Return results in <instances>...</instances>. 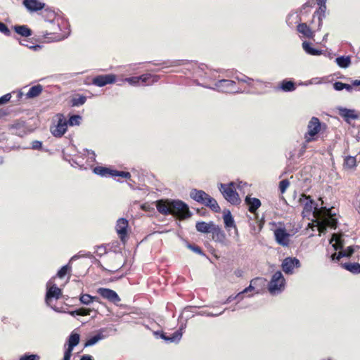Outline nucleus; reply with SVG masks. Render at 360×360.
Here are the masks:
<instances>
[{"label": "nucleus", "mask_w": 360, "mask_h": 360, "mask_svg": "<svg viewBox=\"0 0 360 360\" xmlns=\"http://www.w3.org/2000/svg\"><path fill=\"white\" fill-rule=\"evenodd\" d=\"M86 101V98L84 96H79L72 98V104L73 106H79L84 104Z\"/></svg>", "instance_id": "41"}, {"label": "nucleus", "mask_w": 360, "mask_h": 360, "mask_svg": "<svg viewBox=\"0 0 360 360\" xmlns=\"http://www.w3.org/2000/svg\"><path fill=\"white\" fill-rule=\"evenodd\" d=\"M79 311H80V314L81 316H87V315H89L91 311H92L94 308H85V307H81V308H79Z\"/></svg>", "instance_id": "51"}, {"label": "nucleus", "mask_w": 360, "mask_h": 360, "mask_svg": "<svg viewBox=\"0 0 360 360\" xmlns=\"http://www.w3.org/2000/svg\"><path fill=\"white\" fill-rule=\"evenodd\" d=\"M0 32L6 36H10L11 32L8 27L4 23L0 22Z\"/></svg>", "instance_id": "47"}, {"label": "nucleus", "mask_w": 360, "mask_h": 360, "mask_svg": "<svg viewBox=\"0 0 360 360\" xmlns=\"http://www.w3.org/2000/svg\"><path fill=\"white\" fill-rule=\"evenodd\" d=\"M235 78L238 82L247 83L248 84H250V82L252 81V78L248 77V76H245V75H243L242 77L236 76V77H235Z\"/></svg>", "instance_id": "48"}, {"label": "nucleus", "mask_w": 360, "mask_h": 360, "mask_svg": "<svg viewBox=\"0 0 360 360\" xmlns=\"http://www.w3.org/2000/svg\"><path fill=\"white\" fill-rule=\"evenodd\" d=\"M179 219H186L191 216L188 205L181 200H172L171 214Z\"/></svg>", "instance_id": "6"}, {"label": "nucleus", "mask_w": 360, "mask_h": 360, "mask_svg": "<svg viewBox=\"0 0 360 360\" xmlns=\"http://www.w3.org/2000/svg\"><path fill=\"white\" fill-rule=\"evenodd\" d=\"M307 129L308 132L305 135V139L309 143L313 141V137L321 131V124L319 120L316 117H313L309 122Z\"/></svg>", "instance_id": "8"}, {"label": "nucleus", "mask_w": 360, "mask_h": 360, "mask_svg": "<svg viewBox=\"0 0 360 360\" xmlns=\"http://www.w3.org/2000/svg\"><path fill=\"white\" fill-rule=\"evenodd\" d=\"M327 0H316L318 5L326 4Z\"/></svg>", "instance_id": "62"}, {"label": "nucleus", "mask_w": 360, "mask_h": 360, "mask_svg": "<svg viewBox=\"0 0 360 360\" xmlns=\"http://www.w3.org/2000/svg\"><path fill=\"white\" fill-rule=\"evenodd\" d=\"M55 277L52 278L46 284V293L45 301L47 305L51 307V302L53 298L56 300L59 299L61 295L62 291L61 289L58 288L56 284L53 283V280Z\"/></svg>", "instance_id": "7"}, {"label": "nucleus", "mask_w": 360, "mask_h": 360, "mask_svg": "<svg viewBox=\"0 0 360 360\" xmlns=\"http://www.w3.org/2000/svg\"><path fill=\"white\" fill-rule=\"evenodd\" d=\"M112 176H120L129 179L131 178V174L128 172L114 170L112 171Z\"/></svg>", "instance_id": "42"}, {"label": "nucleus", "mask_w": 360, "mask_h": 360, "mask_svg": "<svg viewBox=\"0 0 360 360\" xmlns=\"http://www.w3.org/2000/svg\"><path fill=\"white\" fill-rule=\"evenodd\" d=\"M181 336H182V333L179 330H177V331L174 332L172 334V335L170 337H166L164 334H162V338H163L166 340H168L171 342H179L181 340Z\"/></svg>", "instance_id": "38"}, {"label": "nucleus", "mask_w": 360, "mask_h": 360, "mask_svg": "<svg viewBox=\"0 0 360 360\" xmlns=\"http://www.w3.org/2000/svg\"><path fill=\"white\" fill-rule=\"evenodd\" d=\"M43 88L40 84L32 86L26 94L27 98H33L38 96L42 91Z\"/></svg>", "instance_id": "32"}, {"label": "nucleus", "mask_w": 360, "mask_h": 360, "mask_svg": "<svg viewBox=\"0 0 360 360\" xmlns=\"http://www.w3.org/2000/svg\"><path fill=\"white\" fill-rule=\"evenodd\" d=\"M138 78L140 82H141L143 85L152 84L157 82L156 76L149 73L138 76Z\"/></svg>", "instance_id": "27"}, {"label": "nucleus", "mask_w": 360, "mask_h": 360, "mask_svg": "<svg viewBox=\"0 0 360 360\" xmlns=\"http://www.w3.org/2000/svg\"><path fill=\"white\" fill-rule=\"evenodd\" d=\"M23 96V93L22 91H18L17 92V97L18 99H20Z\"/></svg>", "instance_id": "64"}, {"label": "nucleus", "mask_w": 360, "mask_h": 360, "mask_svg": "<svg viewBox=\"0 0 360 360\" xmlns=\"http://www.w3.org/2000/svg\"><path fill=\"white\" fill-rule=\"evenodd\" d=\"M236 82L229 79H221L215 83V86L219 91L225 93H242L240 89L235 87Z\"/></svg>", "instance_id": "9"}, {"label": "nucleus", "mask_w": 360, "mask_h": 360, "mask_svg": "<svg viewBox=\"0 0 360 360\" xmlns=\"http://www.w3.org/2000/svg\"><path fill=\"white\" fill-rule=\"evenodd\" d=\"M299 202L304 206L303 212L309 214L313 211V210L317 209L318 205L309 195L302 194L299 199Z\"/></svg>", "instance_id": "16"}, {"label": "nucleus", "mask_w": 360, "mask_h": 360, "mask_svg": "<svg viewBox=\"0 0 360 360\" xmlns=\"http://www.w3.org/2000/svg\"><path fill=\"white\" fill-rule=\"evenodd\" d=\"M274 236L276 242L282 246H288L289 245L290 234L287 233L285 229L278 228L274 231Z\"/></svg>", "instance_id": "18"}, {"label": "nucleus", "mask_w": 360, "mask_h": 360, "mask_svg": "<svg viewBox=\"0 0 360 360\" xmlns=\"http://www.w3.org/2000/svg\"><path fill=\"white\" fill-rule=\"evenodd\" d=\"M115 80L116 76L115 75H100L93 79L92 84L95 86L102 87L107 84L115 83Z\"/></svg>", "instance_id": "13"}, {"label": "nucleus", "mask_w": 360, "mask_h": 360, "mask_svg": "<svg viewBox=\"0 0 360 360\" xmlns=\"http://www.w3.org/2000/svg\"><path fill=\"white\" fill-rule=\"evenodd\" d=\"M245 202L248 205V210L252 214H256L257 209L261 206V201L256 198L247 196Z\"/></svg>", "instance_id": "21"}, {"label": "nucleus", "mask_w": 360, "mask_h": 360, "mask_svg": "<svg viewBox=\"0 0 360 360\" xmlns=\"http://www.w3.org/2000/svg\"><path fill=\"white\" fill-rule=\"evenodd\" d=\"M280 88L285 92H291L295 89V85L292 81L283 80Z\"/></svg>", "instance_id": "34"}, {"label": "nucleus", "mask_w": 360, "mask_h": 360, "mask_svg": "<svg viewBox=\"0 0 360 360\" xmlns=\"http://www.w3.org/2000/svg\"><path fill=\"white\" fill-rule=\"evenodd\" d=\"M244 294H245V292H243V291H241V292H240L239 293H238V294L235 296L236 299H237V300H238V302H240V301L243 299V297H244L243 295H244Z\"/></svg>", "instance_id": "57"}, {"label": "nucleus", "mask_w": 360, "mask_h": 360, "mask_svg": "<svg viewBox=\"0 0 360 360\" xmlns=\"http://www.w3.org/2000/svg\"><path fill=\"white\" fill-rule=\"evenodd\" d=\"M330 243L332 245L333 250L335 251L330 256L333 261L340 262L342 258L349 257L354 253V249L352 246L347 247V249L343 248V240L342 236L338 233H333Z\"/></svg>", "instance_id": "1"}, {"label": "nucleus", "mask_w": 360, "mask_h": 360, "mask_svg": "<svg viewBox=\"0 0 360 360\" xmlns=\"http://www.w3.org/2000/svg\"><path fill=\"white\" fill-rule=\"evenodd\" d=\"M190 197L195 201L209 207L214 212H220V207L217 200L202 190L193 188Z\"/></svg>", "instance_id": "2"}, {"label": "nucleus", "mask_w": 360, "mask_h": 360, "mask_svg": "<svg viewBox=\"0 0 360 360\" xmlns=\"http://www.w3.org/2000/svg\"><path fill=\"white\" fill-rule=\"evenodd\" d=\"M29 48L37 51L39 49H40V46L39 45H34V46H29Z\"/></svg>", "instance_id": "63"}, {"label": "nucleus", "mask_w": 360, "mask_h": 360, "mask_svg": "<svg viewBox=\"0 0 360 360\" xmlns=\"http://www.w3.org/2000/svg\"><path fill=\"white\" fill-rule=\"evenodd\" d=\"M319 8L318 11H316L313 15V20L316 17L318 18L319 22V28H320L322 25V21L326 18V4L319 5Z\"/></svg>", "instance_id": "25"}, {"label": "nucleus", "mask_w": 360, "mask_h": 360, "mask_svg": "<svg viewBox=\"0 0 360 360\" xmlns=\"http://www.w3.org/2000/svg\"><path fill=\"white\" fill-rule=\"evenodd\" d=\"M333 87L336 91H341L345 89V84L340 82H336L333 84Z\"/></svg>", "instance_id": "53"}, {"label": "nucleus", "mask_w": 360, "mask_h": 360, "mask_svg": "<svg viewBox=\"0 0 360 360\" xmlns=\"http://www.w3.org/2000/svg\"><path fill=\"white\" fill-rule=\"evenodd\" d=\"M257 279H253L250 281V284L248 287L245 288L243 290V292H245V293H248L249 292H251L252 290H254L255 288L253 287L252 285V283L255 282Z\"/></svg>", "instance_id": "55"}, {"label": "nucleus", "mask_w": 360, "mask_h": 360, "mask_svg": "<svg viewBox=\"0 0 360 360\" xmlns=\"http://www.w3.org/2000/svg\"><path fill=\"white\" fill-rule=\"evenodd\" d=\"M336 63L342 68H346L350 65V58L349 56H340L335 58Z\"/></svg>", "instance_id": "36"}, {"label": "nucleus", "mask_w": 360, "mask_h": 360, "mask_svg": "<svg viewBox=\"0 0 360 360\" xmlns=\"http://www.w3.org/2000/svg\"><path fill=\"white\" fill-rule=\"evenodd\" d=\"M345 165L348 168H352L356 165V158L353 156H347L345 160Z\"/></svg>", "instance_id": "43"}, {"label": "nucleus", "mask_w": 360, "mask_h": 360, "mask_svg": "<svg viewBox=\"0 0 360 360\" xmlns=\"http://www.w3.org/2000/svg\"><path fill=\"white\" fill-rule=\"evenodd\" d=\"M15 32L22 37H30L32 35V30L27 25H15L13 27Z\"/></svg>", "instance_id": "30"}, {"label": "nucleus", "mask_w": 360, "mask_h": 360, "mask_svg": "<svg viewBox=\"0 0 360 360\" xmlns=\"http://www.w3.org/2000/svg\"><path fill=\"white\" fill-rule=\"evenodd\" d=\"M42 143L39 141H34L32 143V148L34 150H39L41 148Z\"/></svg>", "instance_id": "54"}, {"label": "nucleus", "mask_w": 360, "mask_h": 360, "mask_svg": "<svg viewBox=\"0 0 360 360\" xmlns=\"http://www.w3.org/2000/svg\"><path fill=\"white\" fill-rule=\"evenodd\" d=\"M141 207V209L145 211H149L150 209V205L148 203H144Z\"/></svg>", "instance_id": "59"}, {"label": "nucleus", "mask_w": 360, "mask_h": 360, "mask_svg": "<svg viewBox=\"0 0 360 360\" xmlns=\"http://www.w3.org/2000/svg\"><path fill=\"white\" fill-rule=\"evenodd\" d=\"M40 357L37 354H25L20 356L19 360H39Z\"/></svg>", "instance_id": "46"}, {"label": "nucleus", "mask_w": 360, "mask_h": 360, "mask_svg": "<svg viewBox=\"0 0 360 360\" xmlns=\"http://www.w3.org/2000/svg\"><path fill=\"white\" fill-rule=\"evenodd\" d=\"M188 248L197 254L203 255L202 251L199 246L188 244Z\"/></svg>", "instance_id": "50"}, {"label": "nucleus", "mask_w": 360, "mask_h": 360, "mask_svg": "<svg viewBox=\"0 0 360 360\" xmlns=\"http://www.w3.org/2000/svg\"><path fill=\"white\" fill-rule=\"evenodd\" d=\"M223 218L226 228L235 227L234 219L229 211L224 214Z\"/></svg>", "instance_id": "37"}, {"label": "nucleus", "mask_w": 360, "mask_h": 360, "mask_svg": "<svg viewBox=\"0 0 360 360\" xmlns=\"http://www.w3.org/2000/svg\"><path fill=\"white\" fill-rule=\"evenodd\" d=\"M22 4L30 13L41 11L46 7V4L39 0H23Z\"/></svg>", "instance_id": "17"}, {"label": "nucleus", "mask_w": 360, "mask_h": 360, "mask_svg": "<svg viewBox=\"0 0 360 360\" xmlns=\"http://www.w3.org/2000/svg\"><path fill=\"white\" fill-rule=\"evenodd\" d=\"M337 224L338 221L336 219L332 217H327L326 219H325L324 224H321L319 226V229L321 233H324L326 229V226L335 229L337 226Z\"/></svg>", "instance_id": "24"}, {"label": "nucleus", "mask_w": 360, "mask_h": 360, "mask_svg": "<svg viewBox=\"0 0 360 360\" xmlns=\"http://www.w3.org/2000/svg\"><path fill=\"white\" fill-rule=\"evenodd\" d=\"M290 185L288 179H283L279 183V189L281 193H284Z\"/></svg>", "instance_id": "45"}, {"label": "nucleus", "mask_w": 360, "mask_h": 360, "mask_svg": "<svg viewBox=\"0 0 360 360\" xmlns=\"http://www.w3.org/2000/svg\"><path fill=\"white\" fill-rule=\"evenodd\" d=\"M71 266L70 265V264H68L65 266H63L57 273V276L60 278H63L67 274L68 271H71Z\"/></svg>", "instance_id": "40"}, {"label": "nucleus", "mask_w": 360, "mask_h": 360, "mask_svg": "<svg viewBox=\"0 0 360 360\" xmlns=\"http://www.w3.org/2000/svg\"><path fill=\"white\" fill-rule=\"evenodd\" d=\"M97 292L104 299L114 304H117L121 300L117 293L111 289L100 288L97 290Z\"/></svg>", "instance_id": "15"}, {"label": "nucleus", "mask_w": 360, "mask_h": 360, "mask_svg": "<svg viewBox=\"0 0 360 360\" xmlns=\"http://www.w3.org/2000/svg\"><path fill=\"white\" fill-rule=\"evenodd\" d=\"M341 266L345 269L346 270L353 273V274H359L360 273V264L359 263H350V262H342L340 263Z\"/></svg>", "instance_id": "31"}, {"label": "nucleus", "mask_w": 360, "mask_h": 360, "mask_svg": "<svg viewBox=\"0 0 360 360\" xmlns=\"http://www.w3.org/2000/svg\"><path fill=\"white\" fill-rule=\"evenodd\" d=\"M210 233L212 234V238L217 241H222L225 235L219 226L214 224L212 226Z\"/></svg>", "instance_id": "26"}, {"label": "nucleus", "mask_w": 360, "mask_h": 360, "mask_svg": "<svg viewBox=\"0 0 360 360\" xmlns=\"http://www.w3.org/2000/svg\"><path fill=\"white\" fill-rule=\"evenodd\" d=\"M300 262L296 257H287L282 262V269L287 274H292L295 268H300Z\"/></svg>", "instance_id": "11"}, {"label": "nucleus", "mask_w": 360, "mask_h": 360, "mask_svg": "<svg viewBox=\"0 0 360 360\" xmlns=\"http://www.w3.org/2000/svg\"><path fill=\"white\" fill-rule=\"evenodd\" d=\"M79 301L85 305H89L95 302L100 303L99 298L98 297H94L89 294H82L79 297Z\"/></svg>", "instance_id": "28"}, {"label": "nucleus", "mask_w": 360, "mask_h": 360, "mask_svg": "<svg viewBox=\"0 0 360 360\" xmlns=\"http://www.w3.org/2000/svg\"><path fill=\"white\" fill-rule=\"evenodd\" d=\"M123 82H127L131 86H139L140 84V81L139 80L138 77H127L123 80Z\"/></svg>", "instance_id": "44"}, {"label": "nucleus", "mask_w": 360, "mask_h": 360, "mask_svg": "<svg viewBox=\"0 0 360 360\" xmlns=\"http://www.w3.org/2000/svg\"><path fill=\"white\" fill-rule=\"evenodd\" d=\"M236 300L235 296H233V295H231V296H229V297L226 299V300L224 302V303H225V304H226V303H229V302H232V301H233V300Z\"/></svg>", "instance_id": "61"}, {"label": "nucleus", "mask_w": 360, "mask_h": 360, "mask_svg": "<svg viewBox=\"0 0 360 360\" xmlns=\"http://www.w3.org/2000/svg\"><path fill=\"white\" fill-rule=\"evenodd\" d=\"M11 98V94H6L4 95L3 96L0 97V105H3L6 103L8 101H10Z\"/></svg>", "instance_id": "52"}, {"label": "nucleus", "mask_w": 360, "mask_h": 360, "mask_svg": "<svg viewBox=\"0 0 360 360\" xmlns=\"http://www.w3.org/2000/svg\"><path fill=\"white\" fill-rule=\"evenodd\" d=\"M285 281L282 273L276 271L271 277L268 284V290L271 295L281 292L285 288Z\"/></svg>", "instance_id": "5"}, {"label": "nucleus", "mask_w": 360, "mask_h": 360, "mask_svg": "<svg viewBox=\"0 0 360 360\" xmlns=\"http://www.w3.org/2000/svg\"><path fill=\"white\" fill-rule=\"evenodd\" d=\"M68 122L63 115H58L57 124L51 128L52 134L56 137H61L67 131Z\"/></svg>", "instance_id": "10"}, {"label": "nucleus", "mask_w": 360, "mask_h": 360, "mask_svg": "<svg viewBox=\"0 0 360 360\" xmlns=\"http://www.w3.org/2000/svg\"><path fill=\"white\" fill-rule=\"evenodd\" d=\"M69 314L70 315H72V316H81L80 314V311L79 309H76V310H74V311H69Z\"/></svg>", "instance_id": "58"}, {"label": "nucleus", "mask_w": 360, "mask_h": 360, "mask_svg": "<svg viewBox=\"0 0 360 360\" xmlns=\"http://www.w3.org/2000/svg\"><path fill=\"white\" fill-rule=\"evenodd\" d=\"M219 190L223 195L224 198L232 205H237L240 202V199L236 191L235 183L219 184Z\"/></svg>", "instance_id": "4"}, {"label": "nucleus", "mask_w": 360, "mask_h": 360, "mask_svg": "<svg viewBox=\"0 0 360 360\" xmlns=\"http://www.w3.org/2000/svg\"><path fill=\"white\" fill-rule=\"evenodd\" d=\"M352 86H360V79H356L353 82L352 84H345V89L347 91H351L353 89Z\"/></svg>", "instance_id": "49"}, {"label": "nucleus", "mask_w": 360, "mask_h": 360, "mask_svg": "<svg viewBox=\"0 0 360 360\" xmlns=\"http://www.w3.org/2000/svg\"><path fill=\"white\" fill-rule=\"evenodd\" d=\"M80 360H93V358L91 355L85 354L81 357Z\"/></svg>", "instance_id": "60"}, {"label": "nucleus", "mask_w": 360, "mask_h": 360, "mask_svg": "<svg viewBox=\"0 0 360 360\" xmlns=\"http://www.w3.org/2000/svg\"><path fill=\"white\" fill-rule=\"evenodd\" d=\"M302 48L307 53L311 56H319L322 54L321 50H319L311 47L310 43L307 41H304L302 43Z\"/></svg>", "instance_id": "33"}, {"label": "nucleus", "mask_w": 360, "mask_h": 360, "mask_svg": "<svg viewBox=\"0 0 360 360\" xmlns=\"http://www.w3.org/2000/svg\"><path fill=\"white\" fill-rule=\"evenodd\" d=\"M96 252L98 255L101 256V255L105 254L106 250L105 248H103L102 246H99L97 248Z\"/></svg>", "instance_id": "56"}, {"label": "nucleus", "mask_w": 360, "mask_h": 360, "mask_svg": "<svg viewBox=\"0 0 360 360\" xmlns=\"http://www.w3.org/2000/svg\"><path fill=\"white\" fill-rule=\"evenodd\" d=\"M112 171H114V169H110L103 167H96L94 169V172L101 176H106L108 175L112 176Z\"/></svg>", "instance_id": "35"}, {"label": "nucleus", "mask_w": 360, "mask_h": 360, "mask_svg": "<svg viewBox=\"0 0 360 360\" xmlns=\"http://www.w3.org/2000/svg\"><path fill=\"white\" fill-rule=\"evenodd\" d=\"M338 110L339 115L349 124H350L352 120H357L359 118V115L354 110L340 108H338Z\"/></svg>", "instance_id": "20"}, {"label": "nucleus", "mask_w": 360, "mask_h": 360, "mask_svg": "<svg viewBox=\"0 0 360 360\" xmlns=\"http://www.w3.org/2000/svg\"><path fill=\"white\" fill-rule=\"evenodd\" d=\"M158 211L164 215H169L171 214L172 210V200H159L155 202Z\"/></svg>", "instance_id": "19"}, {"label": "nucleus", "mask_w": 360, "mask_h": 360, "mask_svg": "<svg viewBox=\"0 0 360 360\" xmlns=\"http://www.w3.org/2000/svg\"><path fill=\"white\" fill-rule=\"evenodd\" d=\"M105 329H101L99 332L95 335L91 337L84 344V347H90L95 344H96L98 341L105 339L107 337V335H103V332Z\"/></svg>", "instance_id": "22"}, {"label": "nucleus", "mask_w": 360, "mask_h": 360, "mask_svg": "<svg viewBox=\"0 0 360 360\" xmlns=\"http://www.w3.org/2000/svg\"><path fill=\"white\" fill-rule=\"evenodd\" d=\"M43 16L44 18H47L46 20V22L51 25L52 27L51 29V32H49L46 30V31H41L40 34L45 37V39H47L48 40L51 39L53 41H58L60 39L58 37H49L48 35H53L56 33V32L59 29L58 24L56 22L55 18H56V13L50 9L49 8H44L43 9Z\"/></svg>", "instance_id": "3"}, {"label": "nucleus", "mask_w": 360, "mask_h": 360, "mask_svg": "<svg viewBox=\"0 0 360 360\" xmlns=\"http://www.w3.org/2000/svg\"><path fill=\"white\" fill-rule=\"evenodd\" d=\"M214 224L212 221L209 223L205 221H198L196 223L195 228L196 230L200 233H210Z\"/></svg>", "instance_id": "23"}, {"label": "nucleus", "mask_w": 360, "mask_h": 360, "mask_svg": "<svg viewBox=\"0 0 360 360\" xmlns=\"http://www.w3.org/2000/svg\"><path fill=\"white\" fill-rule=\"evenodd\" d=\"M128 221L124 218H120L117 221L116 231L122 242L124 243L127 238Z\"/></svg>", "instance_id": "14"}, {"label": "nucleus", "mask_w": 360, "mask_h": 360, "mask_svg": "<svg viewBox=\"0 0 360 360\" xmlns=\"http://www.w3.org/2000/svg\"><path fill=\"white\" fill-rule=\"evenodd\" d=\"M82 120V117L78 115H74L70 116L68 121H67L68 124L70 126H77L80 124V121Z\"/></svg>", "instance_id": "39"}, {"label": "nucleus", "mask_w": 360, "mask_h": 360, "mask_svg": "<svg viewBox=\"0 0 360 360\" xmlns=\"http://www.w3.org/2000/svg\"><path fill=\"white\" fill-rule=\"evenodd\" d=\"M80 336L77 333H72L68 338V347L65 351L63 360H70L72 352L79 342Z\"/></svg>", "instance_id": "12"}, {"label": "nucleus", "mask_w": 360, "mask_h": 360, "mask_svg": "<svg viewBox=\"0 0 360 360\" xmlns=\"http://www.w3.org/2000/svg\"><path fill=\"white\" fill-rule=\"evenodd\" d=\"M297 31L307 38H312L314 37V32L306 23L299 24L297 26Z\"/></svg>", "instance_id": "29"}]
</instances>
